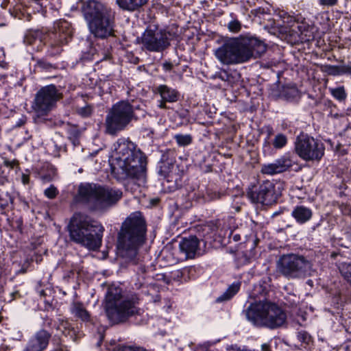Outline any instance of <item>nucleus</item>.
I'll list each match as a JSON object with an SVG mask.
<instances>
[{
  "instance_id": "nucleus-35",
  "label": "nucleus",
  "mask_w": 351,
  "mask_h": 351,
  "mask_svg": "<svg viewBox=\"0 0 351 351\" xmlns=\"http://www.w3.org/2000/svg\"><path fill=\"white\" fill-rule=\"evenodd\" d=\"M298 339L300 342L308 344L311 341V335L306 331H300L298 333Z\"/></svg>"
},
{
  "instance_id": "nucleus-25",
  "label": "nucleus",
  "mask_w": 351,
  "mask_h": 351,
  "mask_svg": "<svg viewBox=\"0 0 351 351\" xmlns=\"http://www.w3.org/2000/svg\"><path fill=\"white\" fill-rule=\"evenodd\" d=\"M43 34L42 32L36 30H29L25 35L24 42L27 45H32L36 41L40 42L42 40Z\"/></svg>"
},
{
  "instance_id": "nucleus-42",
  "label": "nucleus",
  "mask_w": 351,
  "mask_h": 351,
  "mask_svg": "<svg viewBox=\"0 0 351 351\" xmlns=\"http://www.w3.org/2000/svg\"><path fill=\"white\" fill-rule=\"evenodd\" d=\"M8 181V177L4 174L2 168L0 167V184H4Z\"/></svg>"
},
{
  "instance_id": "nucleus-3",
  "label": "nucleus",
  "mask_w": 351,
  "mask_h": 351,
  "mask_svg": "<svg viewBox=\"0 0 351 351\" xmlns=\"http://www.w3.org/2000/svg\"><path fill=\"white\" fill-rule=\"evenodd\" d=\"M111 167L119 179L144 177L145 158L136 145L125 138H119L114 145L111 156Z\"/></svg>"
},
{
  "instance_id": "nucleus-52",
  "label": "nucleus",
  "mask_w": 351,
  "mask_h": 351,
  "mask_svg": "<svg viewBox=\"0 0 351 351\" xmlns=\"http://www.w3.org/2000/svg\"><path fill=\"white\" fill-rule=\"evenodd\" d=\"M41 260H42L41 257H40V256H38V257L36 258V262L37 263H39L41 261Z\"/></svg>"
},
{
  "instance_id": "nucleus-48",
  "label": "nucleus",
  "mask_w": 351,
  "mask_h": 351,
  "mask_svg": "<svg viewBox=\"0 0 351 351\" xmlns=\"http://www.w3.org/2000/svg\"><path fill=\"white\" fill-rule=\"evenodd\" d=\"M343 73H348L351 75V66L345 67L342 69Z\"/></svg>"
},
{
  "instance_id": "nucleus-26",
  "label": "nucleus",
  "mask_w": 351,
  "mask_h": 351,
  "mask_svg": "<svg viewBox=\"0 0 351 351\" xmlns=\"http://www.w3.org/2000/svg\"><path fill=\"white\" fill-rule=\"evenodd\" d=\"M288 142L287 136L282 133H278L272 141V145L276 149H282Z\"/></svg>"
},
{
  "instance_id": "nucleus-53",
  "label": "nucleus",
  "mask_w": 351,
  "mask_h": 351,
  "mask_svg": "<svg viewBox=\"0 0 351 351\" xmlns=\"http://www.w3.org/2000/svg\"><path fill=\"white\" fill-rule=\"evenodd\" d=\"M292 20H293L292 17H289V16H288V17H287V21H284V22L289 23V22H291Z\"/></svg>"
},
{
  "instance_id": "nucleus-24",
  "label": "nucleus",
  "mask_w": 351,
  "mask_h": 351,
  "mask_svg": "<svg viewBox=\"0 0 351 351\" xmlns=\"http://www.w3.org/2000/svg\"><path fill=\"white\" fill-rule=\"evenodd\" d=\"M240 287V282H233L224 293L216 299V302H222L230 300L239 291Z\"/></svg>"
},
{
  "instance_id": "nucleus-7",
  "label": "nucleus",
  "mask_w": 351,
  "mask_h": 351,
  "mask_svg": "<svg viewBox=\"0 0 351 351\" xmlns=\"http://www.w3.org/2000/svg\"><path fill=\"white\" fill-rule=\"evenodd\" d=\"M245 315L253 324L272 330L287 324L285 311L276 304L269 302L251 304L246 309Z\"/></svg>"
},
{
  "instance_id": "nucleus-37",
  "label": "nucleus",
  "mask_w": 351,
  "mask_h": 351,
  "mask_svg": "<svg viewBox=\"0 0 351 351\" xmlns=\"http://www.w3.org/2000/svg\"><path fill=\"white\" fill-rule=\"evenodd\" d=\"M93 108L90 105H86L84 107H81L78 109V113L84 117H87L92 113Z\"/></svg>"
},
{
  "instance_id": "nucleus-21",
  "label": "nucleus",
  "mask_w": 351,
  "mask_h": 351,
  "mask_svg": "<svg viewBox=\"0 0 351 351\" xmlns=\"http://www.w3.org/2000/svg\"><path fill=\"white\" fill-rule=\"evenodd\" d=\"M291 216L300 224L308 221L313 215L311 209L304 206H296L291 212Z\"/></svg>"
},
{
  "instance_id": "nucleus-6",
  "label": "nucleus",
  "mask_w": 351,
  "mask_h": 351,
  "mask_svg": "<svg viewBox=\"0 0 351 351\" xmlns=\"http://www.w3.org/2000/svg\"><path fill=\"white\" fill-rule=\"evenodd\" d=\"M122 197L121 191L95 183H82L78 186L76 199L88 204L93 210H106Z\"/></svg>"
},
{
  "instance_id": "nucleus-22",
  "label": "nucleus",
  "mask_w": 351,
  "mask_h": 351,
  "mask_svg": "<svg viewBox=\"0 0 351 351\" xmlns=\"http://www.w3.org/2000/svg\"><path fill=\"white\" fill-rule=\"evenodd\" d=\"M157 91L161 98L169 103H173L178 100L179 93L177 90L162 84L158 86Z\"/></svg>"
},
{
  "instance_id": "nucleus-12",
  "label": "nucleus",
  "mask_w": 351,
  "mask_h": 351,
  "mask_svg": "<svg viewBox=\"0 0 351 351\" xmlns=\"http://www.w3.org/2000/svg\"><path fill=\"white\" fill-rule=\"evenodd\" d=\"M61 97L62 93L57 90L55 85L44 86L36 94L32 109L38 117L46 116L56 107L57 101Z\"/></svg>"
},
{
  "instance_id": "nucleus-34",
  "label": "nucleus",
  "mask_w": 351,
  "mask_h": 351,
  "mask_svg": "<svg viewBox=\"0 0 351 351\" xmlns=\"http://www.w3.org/2000/svg\"><path fill=\"white\" fill-rule=\"evenodd\" d=\"M325 71L329 75H339L343 73V71L338 66L327 65L325 67Z\"/></svg>"
},
{
  "instance_id": "nucleus-4",
  "label": "nucleus",
  "mask_w": 351,
  "mask_h": 351,
  "mask_svg": "<svg viewBox=\"0 0 351 351\" xmlns=\"http://www.w3.org/2000/svg\"><path fill=\"white\" fill-rule=\"evenodd\" d=\"M104 231L99 221L81 213H75L69 225L71 240L90 250L100 247Z\"/></svg>"
},
{
  "instance_id": "nucleus-31",
  "label": "nucleus",
  "mask_w": 351,
  "mask_h": 351,
  "mask_svg": "<svg viewBox=\"0 0 351 351\" xmlns=\"http://www.w3.org/2000/svg\"><path fill=\"white\" fill-rule=\"evenodd\" d=\"M330 91L332 95L338 101H344L347 97V94L345 91L343 86H340L336 88H330Z\"/></svg>"
},
{
  "instance_id": "nucleus-16",
  "label": "nucleus",
  "mask_w": 351,
  "mask_h": 351,
  "mask_svg": "<svg viewBox=\"0 0 351 351\" xmlns=\"http://www.w3.org/2000/svg\"><path fill=\"white\" fill-rule=\"evenodd\" d=\"M51 335L45 329L36 332L28 340L22 351H45L48 347Z\"/></svg>"
},
{
  "instance_id": "nucleus-54",
  "label": "nucleus",
  "mask_w": 351,
  "mask_h": 351,
  "mask_svg": "<svg viewBox=\"0 0 351 351\" xmlns=\"http://www.w3.org/2000/svg\"><path fill=\"white\" fill-rule=\"evenodd\" d=\"M218 223H219V226L221 225V221H219Z\"/></svg>"
},
{
  "instance_id": "nucleus-46",
  "label": "nucleus",
  "mask_w": 351,
  "mask_h": 351,
  "mask_svg": "<svg viewBox=\"0 0 351 351\" xmlns=\"http://www.w3.org/2000/svg\"><path fill=\"white\" fill-rule=\"evenodd\" d=\"M3 163H4L5 166L13 168L14 166L16 165V160L11 161V160H5Z\"/></svg>"
},
{
  "instance_id": "nucleus-55",
  "label": "nucleus",
  "mask_w": 351,
  "mask_h": 351,
  "mask_svg": "<svg viewBox=\"0 0 351 351\" xmlns=\"http://www.w3.org/2000/svg\"><path fill=\"white\" fill-rule=\"evenodd\" d=\"M237 239H238V237H236V236H235V237H234V240H237Z\"/></svg>"
},
{
  "instance_id": "nucleus-32",
  "label": "nucleus",
  "mask_w": 351,
  "mask_h": 351,
  "mask_svg": "<svg viewBox=\"0 0 351 351\" xmlns=\"http://www.w3.org/2000/svg\"><path fill=\"white\" fill-rule=\"evenodd\" d=\"M282 93L287 99H291L298 96V90L295 86H287L284 88Z\"/></svg>"
},
{
  "instance_id": "nucleus-1",
  "label": "nucleus",
  "mask_w": 351,
  "mask_h": 351,
  "mask_svg": "<svg viewBox=\"0 0 351 351\" xmlns=\"http://www.w3.org/2000/svg\"><path fill=\"white\" fill-rule=\"evenodd\" d=\"M266 45L256 37L239 36L230 38L215 51L216 58L223 64L234 65L261 57Z\"/></svg>"
},
{
  "instance_id": "nucleus-27",
  "label": "nucleus",
  "mask_w": 351,
  "mask_h": 351,
  "mask_svg": "<svg viewBox=\"0 0 351 351\" xmlns=\"http://www.w3.org/2000/svg\"><path fill=\"white\" fill-rule=\"evenodd\" d=\"M57 330L60 331L64 336L73 337L75 331L71 328L70 324L67 321L60 320L57 326Z\"/></svg>"
},
{
  "instance_id": "nucleus-41",
  "label": "nucleus",
  "mask_w": 351,
  "mask_h": 351,
  "mask_svg": "<svg viewBox=\"0 0 351 351\" xmlns=\"http://www.w3.org/2000/svg\"><path fill=\"white\" fill-rule=\"evenodd\" d=\"M215 77L219 78L222 81L226 82L230 80V75L226 70H222L217 73Z\"/></svg>"
},
{
  "instance_id": "nucleus-28",
  "label": "nucleus",
  "mask_w": 351,
  "mask_h": 351,
  "mask_svg": "<svg viewBox=\"0 0 351 351\" xmlns=\"http://www.w3.org/2000/svg\"><path fill=\"white\" fill-rule=\"evenodd\" d=\"M339 270L343 278L351 285V264L341 263L339 265Z\"/></svg>"
},
{
  "instance_id": "nucleus-56",
  "label": "nucleus",
  "mask_w": 351,
  "mask_h": 351,
  "mask_svg": "<svg viewBox=\"0 0 351 351\" xmlns=\"http://www.w3.org/2000/svg\"><path fill=\"white\" fill-rule=\"evenodd\" d=\"M237 239H238V237H236V236H235V237H234V240H237Z\"/></svg>"
},
{
  "instance_id": "nucleus-30",
  "label": "nucleus",
  "mask_w": 351,
  "mask_h": 351,
  "mask_svg": "<svg viewBox=\"0 0 351 351\" xmlns=\"http://www.w3.org/2000/svg\"><path fill=\"white\" fill-rule=\"evenodd\" d=\"M135 347L117 344L115 340L112 341L107 347L108 351H134Z\"/></svg>"
},
{
  "instance_id": "nucleus-2",
  "label": "nucleus",
  "mask_w": 351,
  "mask_h": 351,
  "mask_svg": "<svg viewBox=\"0 0 351 351\" xmlns=\"http://www.w3.org/2000/svg\"><path fill=\"white\" fill-rule=\"evenodd\" d=\"M146 224L139 212L132 213L123 222L117 239V254L125 262L136 264L138 251L145 241Z\"/></svg>"
},
{
  "instance_id": "nucleus-49",
  "label": "nucleus",
  "mask_w": 351,
  "mask_h": 351,
  "mask_svg": "<svg viewBox=\"0 0 351 351\" xmlns=\"http://www.w3.org/2000/svg\"><path fill=\"white\" fill-rule=\"evenodd\" d=\"M261 347H262V350H263V351H267V350H268V349H269V346H268L267 344H265H265H263V345L261 346Z\"/></svg>"
},
{
  "instance_id": "nucleus-11",
  "label": "nucleus",
  "mask_w": 351,
  "mask_h": 351,
  "mask_svg": "<svg viewBox=\"0 0 351 351\" xmlns=\"http://www.w3.org/2000/svg\"><path fill=\"white\" fill-rule=\"evenodd\" d=\"M295 150L304 160H319L324 154L325 147L322 141L301 134L295 140Z\"/></svg>"
},
{
  "instance_id": "nucleus-51",
  "label": "nucleus",
  "mask_w": 351,
  "mask_h": 351,
  "mask_svg": "<svg viewBox=\"0 0 351 351\" xmlns=\"http://www.w3.org/2000/svg\"><path fill=\"white\" fill-rule=\"evenodd\" d=\"M134 351H145V350L141 348L135 347Z\"/></svg>"
},
{
  "instance_id": "nucleus-15",
  "label": "nucleus",
  "mask_w": 351,
  "mask_h": 351,
  "mask_svg": "<svg viewBox=\"0 0 351 351\" xmlns=\"http://www.w3.org/2000/svg\"><path fill=\"white\" fill-rule=\"evenodd\" d=\"M247 197L254 203L268 205L275 200L274 185L269 180L264 181L258 187V191L250 189Z\"/></svg>"
},
{
  "instance_id": "nucleus-13",
  "label": "nucleus",
  "mask_w": 351,
  "mask_h": 351,
  "mask_svg": "<svg viewBox=\"0 0 351 351\" xmlns=\"http://www.w3.org/2000/svg\"><path fill=\"white\" fill-rule=\"evenodd\" d=\"M72 36L70 23L65 20H58L54 23L53 30L49 34V56L58 55L62 51V46L66 44Z\"/></svg>"
},
{
  "instance_id": "nucleus-43",
  "label": "nucleus",
  "mask_w": 351,
  "mask_h": 351,
  "mask_svg": "<svg viewBox=\"0 0 351 351\" xmlns=\"http://www.w3.org/2000/svg\"><path fill=\"white\" fill-rule=\"evenodd\" d=\"M26 121L27 118L25 117H22L16 122L15 127H21L26 123Z\"/></svg>"
},
{
  "instance_id": "nucleus-39",
  "label": "nucleus",
  "mask_w": 351,
  "mask_h": 351,
  "mask_svg": "<svg viewBox=\"0 0 351 351\" xmlns=\"http://www.w3.org/2000/svg\"><path fill=\"white\" fill-rule=\"evenodd\" d=\"M339 0H318V3L323 7H333L336 5Z\"/></svg>"
},
{
  "instance_id": "nucleus-29",
  "label": "nucleus",
  "mask_w": 351,
  "mask_h": 351,
  "mask_svg": "<svg viewBox=\"0 0 351 351\" xmlns=\"http://www.w3.org/2000/svg\"><path fill=\"white\" fill-rule=\"evenodd\" d=\"M174 139L179 146H187L192 142V136L190 134H177L174 136Z\"/></svg>"
},
{
  "instance_id": "nucleus-5",
  "label": "nucleus",
  "mask_w": 351,
  "mask_h": 351,
  "mask_svg": "<svg viewBox=\"0 0 351 351\" xmlns=\"http://www.w3.org/2000/svg\"><path fill=\"white\" fill-rule=\"evenodd\" d=\"M82 12L91 34L99 38L113 35L114 12L108 5L96 0L85 1Z\"/></svg>"
},
{
  "instance_id": "nucleus-44",
  "label": "nucleus",
  "mask_w": 351,
  "mask_h": 351,
  "mask_svg": "<svg viewBox=\"0 0 351 351\" xmlns=\"http://www.w3.org/2000/svg\"><path fill=\"white\" fill-rule=\"evenodd\" d=\"M162 68L166 71H169L173 68V64L169 62H165L162 64Z\"/></svg>"
},
{
  "instance_id": "nucleus-17",
  "label": "nucleus",
  "mask_w": 351,
  "mask_h": 351,
  "mask_svg": "<svg viewBox=\"0 0 351 351\" xmlns=\"http://www.w3.org/2000/svg\"><path fill=\"white\" fill-rule=\"evenodd\" d=\"M292 167V161L289 157L283 156L275 160L273 162L263 164L261 166V173L269 176L286 171Z\"/></svg>"
},
{
  "instance_id": "nucleus-57",
  "label": "nucleus",
  "mask_w": 351,
  "mask_h": 351,
  "mask_svg": "<svg viewBox=\"0 0 351 351\" xmlns=\"http://www.w3.org/2000/svg\"><path fill=\"white\" fill-rule=\"evenodd\" d=\"M31 138V136L28 135L27 138Z\"/></svg>"
},
{
  "instance_id": "nucleus-38",
  "label": "nucleus",
  "mask_w": 351,
  "mask_h": 351,
  "mask_svg": "<svg viewBox=\"0 0 351 351\" xmlns=\"http://www.w3.org/2000/svg\"><path fill=\"white\" fill-rule=\"evenodd\" d=\"M6 198L3 197L0 195V206L1 208H5L8 206L9 203H12L13 198L8 193H6Z\"/></svg>"
},
{
  "instance_id": "nucleus-9",
  "label": "nucleus",
  "mask_w": 351,
  "mask_h": 351,
  "mask_svg": "<svg viewBox=\"0 0 351 351\" xmlns=\"http://www.w3.org/2000/svg\"><path fill=\"white\" fill-rule=\"evenodd\" d=\"M134 119L136 120L137 118L133 106L127 101L117 102L106 117V131L110 135H116L124 130Z\"/></svg>"
},
{
  "instance_id": "nucleus-8",
  "label": "nucleus",
  "mask_w": 351,
  "mask_h": 351,
  "mask_svg": "<svg viewBox=\"0 0 351 351\" xmlns=\"http://www.w3.org/2000/svg\"><path fill=\"white\" fill-rule=\"evenodd\" d=\"M104 307L106 315L112 324L125 322L129 317L138 313L135 302L125 298L121 289L114 286L108 289Z\"/></svg>"
},
{
  "instance_id": "nucleus-23",
  "label": "nucleus",
  "mask_w": 351,
  "mask_h": 351,
  "mask_svg": "<svg viewBox=\"0 0 351 351\" xmlns=\"http://www.w3.org/2000/svg\"><path fill=\"white\" fill-rule=\"evenodd\" d=\"M148 0H116V4L123 10L134 12L147 3Z\"/></svg>"
},
{
  "instance_id": "nucleus-14",
  "label": "nucleus",
  "mask_w": 351,
  "mask_h": 351,
  "mask_svg": "<svg viewBox=\"0 0 351 351\" xmlns=\"http://www.w3.org/2000/svg\"><path fill=\"white\" fill-rule=\"evenodd\" d=\"M171 34L165 29L147 28L141 40L143 47L152 52H162L170 45Z\"/></svg>"
},
{
  "instance_id": "nucleus-36",
  "label": "nucleus",
  "mask_w": 351,
  "mask_h": 351,
  "mask_svg": "<svg viewBox=\"0 0 351 351\" xmlns=\"http://www.w3.org/2000/svg\"><path fill=\"white\" fill-rule=\"evenodd\" d=\"M44 194L48 198L53 199L57 195L58 191L53 185H51L49 188L45 190Z\"/></svg>"
},
{
  "instance_id": "nucleus-18",
  "label": "nucleus",
  "mask_w": 351,
  "mask_h": 351,
  "mask_svg": "<svg viewBox=\"0 0 351 351\" xmlns=\"http://www.w3.org/2000/svg\"><path fill=\"white\" fill-rule=\"evenodd\" d=\"M199 241L196 237L191 236L183 239L180 241L179 247L180 250L185 253L186 257L193 258L199 247Z\"/></svg>"
},
{
  "instance_id": "nucleus-45",
  "label": "nucleus",
  "mask_w": 351,
  "mask_h": 351,
  "mask_svg": "<svg viewBox=\"0 0 351 351\" xmlns=\"http://www.w3.org/2000/svg\"><path fill=\"white\" fill-rule=\"evenodd\" d=\"M21 181L23 184H27L29 182V174L23 173L21 176Z\"/></svg>"
},
{
  "instance_id": "nucleus-50",
  "label": "nucleus",
  "mask_w": 351,
  "mask_h": 351,
  "mask_svg": "<svg viewBox=\"0 0 351 351\" xmlns=\"http://www.w3.org/2000/svg\"><path fill=\"white\" fill-rule=\"evenodd\" d=\"M18 293H18V291L12 292V293H11V299H10L9 301H10V302L12 301V300H14V295H16V294H18Z\"/></svg>"
},
{
  "instance_id": "nucleus-40",
  "label": "nucleus",
  "mask_w": 351,
  "mask_h": 351,
  "mask_svg": "<svg viewBox=\"0 0 351 351\" xmlns=\"http://www.w3.org/2000/svg\"><path fill=\"white\" fill-rule=\"evenodd\" d=\"M54 347L51 351H68L66 347L63 345L60 341H57L53 339Z\"/></svg>"
},
{
  "instance_id": "nucleus-10",
  "label": "nucleus",
  "mask_w": 351,
  "mask_h": 351,
  "mask_svg": "<svg viewBox=\"0 0 351 351\" xmlns=\"http://www.w3.org/2000/svg\"><path fill=\"white\" fill-rule=\"evenodd\" d=\"M277 271L287 279L303 278L313 273L311 263L296 254H283L276 263Z\"/></svg>"
},
{
  "instance_id": "nucleus-47",
  "label": "nucleus",
  "mask_w": 351,
  "mask_h": 351,
  "mask_svg": "<svg viewBox=\"0 0 351 351\" xmlns=\"http://www.w3.org/2000/svg\"><path fill=\"white\" fill-rule=\"evenodd\" d=\"M167 102V101H165L164 99H162L161 98V100L159 101L158 107L161 109H166L167 108V105H166Z\"/></svg>"
},
{
  "instance_id": "nucleus-33",
  "label": "nucleus",
  "mask_w": 351,
  "mask_h": 351,
  "mask_svg": "<svg viewBox=\"0 0 351 351\" xmlns=\"http://www.w3.org/2000/svg\"><path fill=\"white\" fill-rule=\"evenodd\" d=\"M227 27L230 32L238 33L241 29V23L237 19H233L228 23Z\"/></svg>"
},
{
  "instance_id": "nucleus-20",
  "label": "nucleus",
  "mask_w": 351,
  "mask_h": 351,
  "mask_svg": "<svg viewBox=\"0 0 351 351\" xmlns=\"http://www.w3.org/2000/svg\"><path fill=\"white\" fill-rule=\"evenodd\" d=\"M71 313L75 317L86 324H94L90 313L81 302H73L71 306Z\"/></svg>"
},
{
  "instance_id": "nucleus-19",
  "label": "nucleus",
  "mask_w": 351,
  "mask_h": 351,
  "mask_svg": "<svg viewBox=\"0 0 351 351\" xmlns=\"http://www.w3.org/2000/svg\"><path fill=\"white\" fill-rule=\"evenodd\" d=\"M175 158L169 157V156L164 154L158 164V174L163 178H169L174 171L175 168Z\"/></svg>"
}]
</instances>
